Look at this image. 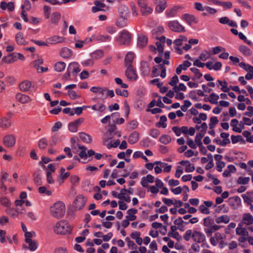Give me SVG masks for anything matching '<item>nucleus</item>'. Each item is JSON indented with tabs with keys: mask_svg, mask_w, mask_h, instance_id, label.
I'll use <instances>...</instances> for the list:
<instances>
[{
	"mask_svg": "<svg viewBox=\"0 0 253 253\" xmlns=\"http://www.w3.org/2000/svg\"><path fill=\"white\" fill-rule=\"evenodd\" d=\"M65 205L61 201L56 202L50 207L51 215L57 219L63 217L65 213Z\"/></svg>",
	"mask_w": 253,
	"mask_h": 253,
	"instance_id": "nucleus-1",
	"label": "nucleus"
},
{
	"mask_svg": "<svg viewBox=\"0 0 253 253\" xmlns=\"http://www.w3.org/2000/svg\"><path fill=\"white\" fill-rule=\"evenodd\" d=\"M54 230L57 234H65L70 232L71 228L67 221L62 220L56 223Z\"/></svg>",
	"mask_w": 253,
	"mask_h": 253,
	"instance_id": "nucleus-2",
	"label": "nucleus"
},
{
	"mask_svg": "<svg viewBox=\"0 0 253 253\" xmlns=\"http://www.w3.org/2000/svg\"><path fill=\"white\" fill-rule=\"evenodd\" d=\"M131 39V34L126 30H123L116 40L120 44L128 45L130 42Z\"/></svg>",
	"mask_w": 253,
	"mask_h": 253,
	"instance_id": "nucleus-3",
	"label": "nucleus"
},
{
	"mask_svg": "<svg viewBox=\"0 0 253 253\" xmlns=\"http://www.w3.org/2000/svg\"><path fill=\"white\" fill-rule=\"evenodd\" d=\"M124 11H121V9H120V13L121 15V17L116 22V25L120 27L123 28L126 26L127 20L126 17H127L128 13V8L127 7L124 6Z\"/></svg>",
	"mask_w": 253,
	"mask_h": 253,
	"instance_id": "nucleus-4",
	"label": "nucleus"
},
{
	"mask_svg": "<svg viewBox=\"0 0 253 253\" xmlns=\"http://www.w3.org/2000/svg\"><path fill=\"white\" fill-rule=\"evenodd\" d=\"M168 25L169 28L174 32L182 33L185 32L184 27L181 25L176 20L169 21L168 23Z\"/></svg>",
	"mask_w": 253,
	"mask_h": 253,
	"instance_id": "nucleus-5",
	"label": "nucleus"
},
{
	"mask_svg": "<svg viewBox=\"0 0 253 253\" xmlns=\"http://www.w3.org/2000/svg\"><path fill=\"white\" fill-rule=\"evenodd\" d=\"M192 238L196 243H201L202 247H204L206 242V236L203 233L198 231H194Z\"/></svg>",
	"mask_w": 253,
	"mask_h": 253,
	"instance_id": "nucleus-6",
	"label": "nucleus"
},
{
	"mask_svg": "<svg viewBox=\"0 0 253 253\" xmlns=\"http://www.w3.org/2000/svg\"><path fill=\"white\" fill-rule=\"evenodd\" d=\"M86 201L85 197L83 195H78L74 202L75 210L79 211L82 209L85 204Z\"/></svg>",
	"mask_w": 253,
	"mask_h": 253,
	"instance_id": "nucleus-7",
	"label": "nucleus"
},
{
	"mask_svg": "<svg viewBox=\"0 0 253 253\" xmlns=\"http://www.w3.org/2000/svg\"><path fill=\"white\" fill-rule=\"evenodd\" d=\"M125 75L127 79L131 81H135L138 78V75L133 66L126 67V69L125 71Z\"/></svg>",
	"mask_w": 253,
	"mask_h": 253,
	"instance_id": "nucleus-8",
	"label": "nucleus"
},
{
	"mask_svg": "<svg viewBox=\"0 0 253 253\" xmlns=\"http://www.w3.org/2000/svg\"><path fill=\"white\" fill-rule=\"evenodd\" d=\"M20 89L23 92H28L31 89H34L35 90V84L29 81L25 80L23 81L19 84Z\"/></svg>",
	"mask_w": 253,
	"mask_h": 253,
	"instance_id": "nucleus-9",
	"label": "nucleus"
},
{
	"mask_svg": "<svg viewBox=\"0 0 253 253\" xmlns=\"http://www.w3.org/2000/svg\"><path fill=\"white\" fill-rule=\"evenodd\" d=\"M3 143L6 147H12L15 144L16 137L11 134L5 135L3 138Z\"/></svg>",
	"mask_w": 253,
	"mask_h": 253,
	"instance_id": "nucleus-10",
	"label": "nucleus"
},
{
	"mask_svg": "<svg viewBox=\"0 0 253 253\" xmlns=\"http://www.w3.org/2000/svg\"><path fill=\"white\" fill-rule=\"evenodd\" d=\"M65 38L59 36H54L46 39L48 44H55L64 42Z\"/></svg>",
	"mask_w": 253,
	"mask_h": 253,
	"instance_id": "nucleus-11",
	"label": "nucleus"
},
{
	"mask_svg": "<svg viewBox=\"0 0 253 253\" xmlns=\"http://www.w3.org/2000/svg\"><path fill=\"white\" fill-rule=\"evenodd\" d=\"M241 224L250 225L253 223V216L250 213H245L243 214L242 219L240 223Z\"/></svg>",
	"mask_w": 253,
	"mask_h": 253,
	"instance_id": "nucleus-12",
	"label": "nucleus"
},
{
	"mask_svg": "<svg viewBox=\"0 0 253 253\" xmlns=\"http://www.w3.org/2000/svg\"><path fill=\"white\" fill-rule=\"evenodd\" d=\"M181 18L185 20L189 25H191L192 23H197L198 22L197 18L194 15L188 13L183 14Z\"/></svg>",
	"mask_w": 253,
	"mask_h": 253,
	"instance_id": "nucleus-13",
	"label": "nucleus"
},
{
	"mask_svg": "<svg viewBox=\"0 0 253 253\" xmlns=\"http://www.w3.org/2000/svg\"><path fill=\"white\" fill-rule=\"evenodd\" d=\"M82 119H79L74 122L70 123L68 125L69 130L73 132H77L79 126L82 123Z\"/></svg>",
	"mask_w": 253,
	"mask_h": 253,
	"instance_id": "nucleus-14",
	"label": "nucleus"
},
{
	"mask_svg": "<svg viewBox=\"0 0 253 253\" xmlns=\"http://www.w3.org/2000/svg\"><path fill=\"white\" fill-rule=\"evenodd\" d=\"M25 242L29 244V246L27 247L26 245H23V249L24 250L29 249L31 251H35L37 250V242L36 241L30 240L28 239L25 240Z\"/></svg>",
	"mask_w": 253,
	"mask_h": 253,
	"instance_id": "nucleus-15",
	"label": "nucleus"
},
{
	"mask_svg": "<svg viewBox=\"0 0 253 253\" xmlns=\"http://www.w3.org/2000/svg\"><path fill=\"white\" fill-rule=\"evenodd\" d=\"M67 69L73 74L76 75L80 72L81 69L79 68V64L76 62H72L69 64Z\"/></svg>",
	"mask_w": 253,
	"mask_h": 253,
	"instance_id": "nucleus-16",
	"label": "nucleus"
},
{
	"mask_svg": "<svg viewBox=\"0 0 253 253\" xmlns=\"http://www.w3.org/2000/svg\"><path fill=\"white\" fill-rule=\"evenodd\" d=\"M16 99L22 104H26L32 101V99L28 95L18 93L16 95Z\"/></svg>",
	"mask_w": 253,
	"mask_h": 253,
	"instance_id": "nucleus-17",
	"label": "nucleus"
},
{
	"mask_svg": "<svg viewBox=\"0 0 253 253\" xmlns=\"http://www.w3.org/2000/svg\"><path fill=\"white\" fill-rule=\"evenodd\" d=\"M134 53L132 52H128L125 57V65L126 67L132 66V63L134 58Z\"/></svg>",
	"mask_w": 253,
	"mask_h": 253,
	"instance_id": "nucleus-18",
	"label": "nucleus"
},
{
	"mask_svg": "<svg viewBox=\"0 0 253 253\" xmlns=\"http://www.w3.org/2000/svg\"><path fill=\"white\" fill-rule=\"evenodd\" d=\"M148 42L147 38L143 35H140L138 37L137 45L140 48H143L146 46Z\"/></svg>",
	"mask_w": 253,
	"mask_h": 253,
	"instance_id": "nucleus-19",
	"label": "nucleus"
},
{
	"mask_svg": "<svg viewBox=\"0 0 253 253\" xmlns=\"http://www.w3.org/2000/svg\"><path fill=\"white\" fill-rule=\"evenodd\" d=\"M139 139V134L135 131L132 132L129 136L128 141L131 144L136 143Z\"/></svg>",
	"mask_w": 253,
	"mask_h": 253,
	"instance_id": "nucleus-20",
	"label": "nucleus"
},
{
	"mask_svg": "<svg viewBox=\"0 0 253 253\" xmlns=\"http://www.w3.org/2000/svg\"><path fill=\"white\" fill-rule=\"evenodd\" d=\"M11 125V120L6 117L0 119V127L3 129H7Z\"/></svg>",
	"mask_w": 253,
	"mask_h": 253,
	"instance_id": "nucleus-21",
	"label": "nucleus"
},
{
	"mask_svg": "<svg viewBox=\"0 0 253 253\" xmlns=\"http://www.w3.org/2000/svg\"><path fill=\"white\" fill-rule=\"evenodd\" d=\"M241 196L246 204L253 202V191L247 192L246 194H242Z\"/></svg>",
	"mask_w": 253,
	"mask_h": 253,
	"instance_id": "nucleus-22",
	"label": "nucleus"
},
{
	"mask_svg": "<svg viewBox=\"0 0 253 253\" xmlns=\"http://www.w3.org/2000/svg\"><path fill=\"white\" fill-rule=\"evenodd\" d=\"M94 4L95 6H93L91 9L93 13H96L99 11L102 10L103 8L105 6V4L104 3H102L98 0L94 1Z\"/></svg>",
	"mask_w": 253,
	"mask_h": 253,
	"instance_id": "nucleus-23",
	"label": "nucleus"
},
{
	"mask_svg": "<svg viewBox=\"0 0 253 253\" xmlns=\"http://www.w3.org/2000/svg\"><path fill=\"white\" fill-rule=\"evenodd\" d=\"M243 225L239 223L238 226L236 229V233L239 236H248L249 233L247 229L242 227Z\"/></svg>",
	"mask_w": 253,
	"mask_h": 253,
	"instance_id": "nucleus-24",
	"label": "nucleus"
},
{
	"mask_svg": "<svg viewBox=\"0 0 253 253\" xmlns=\"http://www.w3.org/2000/svg\"><path fill=\"white\" fill-rule=\"evenodd\" d=\"M72 51L67 47L62 48L60 52V55L64 58H69L72 55Z\"/></svg>",
	"mask_w": 253,
	"mask_h": 253,
	"instance_id": "nucleus-25",
	"label": "nucleus"
},
{
	"mask_svg": "<svg viewBox=\"0 0 253 253\" xmlns=\"http://www.w3.org/2000/svg\"><path fill=\"white\" fill-rule=\"evenodd\" d=\"M137 212V210L135 209H129L127 213L128 215L126 216V218L130 221H133L136 219V216L134 214Z\"/></svg>",
	"mask_w": 253,
	"mask_h": 253,
	"instance_id": "nucleus-26",
	"label": "nucleus"
},
{
	"mask_svg": "<svg viewBox=\"0 0 253 253\" xmlns=\"http://www.w3.org/2000/svg\"><path fill=\"white\" fill-rule=\"evenodd\" d=\"M80 138L84 142L87 143H91L92 141V138L90 135L85 133L84 132H81L79 133Z\"/></svg>",
	"mask_w": 253,
	"mask_h": 253,
	"instance_id": "nucleus-27",
	"label": "nucleus"
},
{
	"mask_svg": "<svg viewBox=\"0 0 253 253\" xmlns=\"http://www.w3.org/2000/svg\"><path fill=\"white\" fill-rule=\"evenodd\" d=\"M141 70L142 73L144 75L148 74L150 72V69L147 62L145 61H142L141 62Z\"/></svg>",
	"mask_w": 253,
	"mask_h": 253,
	"instance_id": "nucleus-28",
	"label": "nucleus"
},
{
	"mask_svg": "<svg viewBox=\"0 0 253 253\" xmlns=\"http://www.w3.org/2000/svg\"><path fill=\"white\" fill-rule=\"evenodd\" d=\"M66 67V64L65 62L62 61H59L56 62L54 65V69L58 72H62Z\"/></svg>",
	"mask_w": 253,
	"mask_h": 253,
	"instance_id": "nucleus-29",
	"label": "nucleus"
},
{
	"mask_svg": "<svg viewBox=\"0 0 253 253\" xmlns=\"http://www.w3.org/2000/svg\"><path fill=\"white\" fill-rule=\"evenodd\" d=\"M48 141L46 138L43 137L40 139L38 142V147L40 149H45L48 145Z\"/></svg>",
	"mask_w": 253,
	"mask_h": 253,
	"instance_id": "nucleus-30",
	"label": "nucleus"
},
{
	"mask_svg": "<svg viewBox=\"0 0 253 253\" xmlns=\"http://www.w3.org/2000/svg\"><path fill=\"white\" fill-rule=\"evenodd\" d=\"M239 50L245 56H250L252 55V52L250 49L245 45L240 46Z\"/></svg>",
	"mask_w": 253,
	"mask_h": 253,
	"instance_id": "nucleus-31",
	"label": "nucleus"
},
{
	"mask_svg": "<svg viewBox=\"0 0 253 253\" xmlns=\"http://www.w3.org/2000/svg\"><path fill=\"white\" fill-rule=\"evenodd\" d=\"M178 9V7L177 6H174L172 8L168 9L166 11V15L168 17H172L175 16L177 10Z\"/></svg>",
	"mask_w": 253,
	"mask_h": 253,
	"instance_id": "nucleus-32",
	"label": "nucleus"
},
{
	"mask_svg": "<svg viewBox=\"0 0 253 253\" xmlns=\"http://www.w3.org/2000/svg\"><path fill=\"white\" fill-rule=\"evenodd\" d=\"M61 18V14L57 12H53L51 17V22L55 25H57Z\"/></svg>",
	"mask_w": 253,
	"mask_h": 253,
	"instance_id": "nucleus-33",
	"label": "nucleus"
},
{
	"mask_svg": "<svg viewBox=\"0 0 253 253\" xmlns=\"http://www.w3.org/2000/svg\"><path fill=\"white\" fill-rule=\"evenodd\" d=\"M230 220V217L227 215H223L217 217L215 219V222L217 224L221 223L222 222H224L225 223H227L229 222Z\"/></svg>",
	"mask_w": 253,
	"mask_h": 253,
	"instance_id": "nucleus-34",
	"label": "nucleus"
},
{
	"mask_svg": "<svg viewBox=\"0 0 253 253\" xmlns=\"http://www.w3.org/2000/svg\"><path fill=\"white\" fill-rule=\"evenodd\" d=\"M204 136V132H203V130H201V132L197 133L195 138V142L198 146H201L203 144L201 140Z\"/></svg>",
	"mask_w": 253,
	"mask_h": 253,
	"instance_id": "nucleus-35",
	"label": "nucleus"
},
{
	"mask_svg": "<svg viewBox=\"0 0 253 253\" xmlns=\"http://www.w3.org/2000/svg\"><path fill=\"white\" fill-rule=\"evenodd\" d=\"M109 127L108 130L106 133V135H109L108 139H112L113 138V134L116 132L115 130L117 129V126L115 123L113 125H109Z\"/></svg>",
	"mask_w": 253,
	"mask_h": 253,
	"instance_id": "nucleus-36",
	"label": "nucleus"
},
{
	"mask_svg": "<svg viewBox=\"0 0 253 253\" xmlns=\"http://www.w3.org/2000/svg\"><path fill=\"white\" fill-rule=\"evenodd\" d=\"M15 40L18 44H25V40L23 37V34L21 32H19L16 35Z\"/></svg>",
	"mask_w": 253,
	"mask_h": 253,
	"instance_id": "nucleus-37",
	"label": "nucleus"
},
{
	"mask_svg": "<svg viewBox=\"0 0 253 253\" xmlns=\"http://www.w3.org/2000/svg\"><path fill=\"white\" fill-rule=\"evenodd\" d=\"M120 113L119 112H115L112 113L110 116L108 115L103 118L101 122L102 124H107L110 120L111 118H113L114 117H120Z\"/></svg>",
	"mask_w": 253,
	"mask_h": 253,
	"instance_id": "nucleus-38",
	"label": "nucleus"
},
{
	"mask_svg": "<svg viewBox=\"0 0 253 253\" xmlns=\"http://www.w3.org/2000/svg\"><path fill=\"white\" fill-rule=\"evenodd\" d=\"M238 124V121L236 119H234L231 120L230 125L233 127L232 129L234 131L238 133H241L242 132V129L237 127Z\"/></svg>",
	"mask_w": 253,
	"mask_h": 253,
	"instance_id": "nucleus-39",
	"label": "nucleus"
},
{
	"mask_svg": "<svg viewBox=\"0 0 253 253\" xmlns=\"http://www.w3.org/2000/svg\"><path fill=\"white\" fill-rule=\"evenodd\" d=\"M171 140V137L168 134L162 135L159 138V141L164 144H169Z\"/></svg>",
	"mask_w": 253,
	"mask_h": 253,
	"instance_id": "nucleus-40",
	"label": "nucleus"
},
{
	"mask_svg": "<svg viewBox=\"0 0 253 253\" xmlns=\"http://www.w3.org/2000/svg\"><path fill=\"white\" fill-rule=\"evenodd\" d=\"M190 70L195 74V77L192 78L193 80L200 79L203 76L202 73H200L199 70L196 68H190Z\"/></svg>",
	"mask_w": 253,
	"mask_h": 253,
	"instance_id": "nucleus-41",
	"label": "nucleus"
},
{
	"mask_svg": "<svg viewBox=\"0 0 253 253\" xmlns=\"http://www.w3.org/2000/svg\"><path fill=\"white\" fill-rule=\"evenodd\" d=\"M167 7V2L166 1H162L159 2L156 7V10L158 12H162Z\"/></svg>",
	"mask_w": 253,
	"mask_h": 253,
	"instance_id": "nucleus-42",
	"label": "nucleus"
},
{
	"mask_svg": "<svg viewBox=\"0 0 253 253\" xmlns=\"http://www.w3.org/2000/svg\"><path fill=\"white\" fill-rule=\"evenodd\" d=\"M214 224V220L210 216L206 217L203 219V225L207 227H211Z\"/></svg>",
	"mask_w": 253,
	"mask_h": 253,
	"instance_id": "nucleus-43",
	"label": "nucleus"
},
{
	"mask_svg": "<svg viewBox=\"0 0 253 253\" xmlns=\"http://www.w3.org/2000/svg\"><path fill=\"white\" fill-rule=\"evenodd\" d=\"M91 108L94 111H100L101 112H103L105 111L106 107L103 104L100 103L98 104H95L92 106Z\"/></svg>",
	"mask_w": 253,
	"mask_h": 253,
	"instance_id": "nucleus-44",
	"label": "nucleus"
},
{
	"mask_svg": "<svg viewBox=\"0 0 253 253\" xmlns=\"http://www.w3.org/2000/svg\"><path fill=\"white\" fill-rule=\"evenodd\" d=\"M65 169L64 168H61L60 169V175L58 178V180L60 179H61L62 180H64L66 179H67L70 175V172H65Z\"/></svg>",
	"mask_w": 253,
	"mask_h": 253,
	"instance_id": "nucleus-45",
	"label": "nucleus"
},
{
	"mask_svg": "<svg viewBox=\"0 0 253 253\" xmlns=\"http://www.w3.org/2000/svg\"><path fill=\"white\" fill-rule=\"evenodd\" d=\"M58 135L56 134H54L51 137V139L48 142L49 146L50 147H52L53 146L56 145L57 142L58 140Z\"/></svg>",
	"mask_w": 253,
	"mask_h": 253,
	"instance_id": "nucleus-46",
	"label": "nucleus"
},
{
	"mask_svg": "<svg viewBox=\"0 0 253 253\" xmlns=\"http://www.w3.org/2000/svg\"><path fill=\"white\" fill-rule=\"evenodd\" d=\"M34 180L35 184L37 185H41L42 184V178L40 174L38 172H36L33 174Z\"/></svg>",
	"mask_w": 253,
	"mask_h": 253,
	"instance_id": "nucleus-47",
	"label": "nucleus"
},
{
	"mask_svg": "<svg viewBox=\"0 0 253 253\" xmlns=\"http://www.w3.org/2000/svg\"><path fill=\"white\" fill-rule=\"evenodd\" d=\"M2 60L6 63H11L16 61L14 57V53L11 54L10 55L3 57Z\"/></svg>",
	"mask_w": 253,
	"mask_h": 253,
	"instance_id": "nucleus-48",
	"label": "nucleus"
},
{
	"mask_svg": "<svg viewBox=\"0 0 253 253\" xmlns=\"http://www.w3.org/2000/svg\"><path fill=\"white\" fill-rule=\"evenodd\" d=\"M167 121V118L165 116H162L160 117V121L156 124V126L160 127L161 126L163 128L167 127V124L165 122Z\"/></svg>",
	"mask_w": 253,
	"mask_h": 253,
	"instance_id": "nucleus-49",
	"label": "nucleus"
},
{
	"mask_svg": "<svg viewBox=\"0 0 253 253\" xmlns=\"http://www.w3.org/2000/svg\"><path fill=\"white\" fill-rule=\"evenodd\" d=\"M186 86L183 83H180L178 86L177 85L173 87V90L176 93L178 92L180 90L185 91L186 90Z\"/></svg>",
	"mask_w": 253,
	"mask_h": 253,
	"instance_id": "nucleus-50",
	"label": "nucleus"
},
{
	"mask_svg": "<svg viewBox=\"0 0 253 253\" xmlns=\"http://www.w3.org/2000/svg\"><path fill=\"white\" fill-rule=\"evenodd\" d=\"M78 147L80 149L82 150V151L80 152L79 155L81 158H86L87 157V154L86 152V148L84 146H81L80 144H78Z\"/></svg>",
	"mask_w": 253,
	"mask_h": 253,
	"instance_id": "nucleus-51",
	"label": "nucleus"
},
{
	"mask_svg": "<svg viewBox=\"0 0 253 253\" xmlns=\"http://www.w3.org/2000/svg\"><path fill=\"white\" fill-rule=\"evenodd\" d=\"M218 123V120L216 117L213 116L210 118V123L209 124V127L210 129L214 128L215 126Z\"/></svg>",
	"mask_w": 253,
	"mask_h": 253,
	"instance_id": "nucleus-52",
	"label": "nucleus"
},
{
	"mask_svg": "<svg viewBox=\"0 0 253 253\" xmlns=\"http://www.w3.org/2000/svg\"><path fill=\"white\" fill-rule=\"evenodd\" d=\"M164 31V29L163 27L162 26H158L156 29L153 30V34L152 36L153 38H155V37L157 36L159 34H162Z\"/></svg>",
	"mask_w": 253,
	"mask_h": 253,
	"instance_id": "nucleus-53",
	"label": "nucleus"
},
{
	"mask_svg": "<svg viewBox=\"0 0 253 253\" xmlns=\"http://www.w3.org/2000/svg\"><path fill=\"white\" fill-rule=\"evenodd\" d=\"M210 99L209 101L213 104H216L217 103V100L219 99V96L214 93H212L210 95Z\"/></svg>",
	"mask_w": 253,
	"mask_h": 253,
	"instance_id": "nucleus-54",
	"label": "nucleus"
},
{
	"mask_svg": "<svg viewBox=\"0 0 253 253\" xmlns=\"http://www.w3.org/2000/svg\"><path fill=\"white\" fill-rule=\"evenodd\" d=\"M250 178L249 177H239L237 180V183L239 184L245 185L248 184L250 181Z\"/></svg>",
	"mask_w": 253,
	"mask_h": 253,
	"instance_id": "nucleus-55",
	"label": "nucleus"
},
{
	"mask_svg": "<svg viewBox=\"0 0 253 253\" xmlns=\"http://www.w3.org/2000/svg\"><path fill=\"white\" fill-rule=\"evenodd\" d=\"M39 192L41 194H45L47 196H50L52 192L47 189L45 186L40 187L38 189Z\"/></svg>",
	"mask_w": 253,
	"mask_h": 253,
	"instance_id": "nucleus-56",
	"label": "nucleus"
},
{
	"mask_svg": "<svg viewBox=\"0 0 253 253\" xmlns=\"http://www.w3.org/2000/svg\"><path fill=\"white\" fill-rule=\"evenodd\" d=\"M210 56V53L207 50H205L199 55V59L203 61H206Z\"/></svg>",
	"mask_w": 253,
	"mask_h": 253,
	"instance_id": "nucleus-57",
	"label": "nucleus"
},
{
	"mask_svg": "<svg viewBox=\"0 0 253 253\" xmlns=\"http://www.w3.org/2000/svg\"><path fill=\"white\" fill-rule=\"evenodd\" d=\"M0 202L5 207H9L10 206L11 204L9 200L5 197H1L0 198Z\"/></svg>",
	"mask_w": 253,
	"mask_h": 253,
	"instance_id": "nucleus-58",
	"label": "nucleus"
},
{
	"mask_svg": "<svg viewBox=\"0 0 253 253\" xmlns=\"http://www.w3.org/2000/svg\"><path fill=\"white\" fill-rule=\"evenodd\" d=\"M178 81V77L175 75L172 77L170 81L169 82V84L174 87V86H177L176 84Z\"/></svg>",
	"mask_w": 253,
	"mask_h": 253,
	"instance_id": "nucleus-59",
	"label": "nucleus"
},
{
	"mask_svg": "<svg viewBox=\"0 0 253 253\" xmlns=\"http://www.w3.org/2000/svg\"><path fill=\"white\" fill-rule=\"evenodd\" d=\"M199 209L203 214H209L210 213L209 209L205 205H200Z\"/></svg>",
	"mask_w": 253,
	"mask_h": 253,
	"instance_id": "nucleus-60",
	"label": "nucleus"
},
{
	"mask_svg": "<svg viewBox=\"0 0 253 253\" xmlns=\"http://www.w3.org/2000/svg\"><path fill=\"white\" fill-rule=\"evenodd\" d=\"M120 143V140L119 139H117L113 143L112 141H111L109 143H108L106 146L108 149H110L112 147L116 148L117 147Z\"/></svg>",
	"mask_w": 253,
	"mask_h": 253,
	"instance_id": "nucleus-61",
	"label": "nucleus"
},
{
	"mask_svg": "<svg viewBox=\"0 0 253 253\" xmlns=\"http://www.w3.org/2000/svg\"><path fill=\"white\" fill-rule=\"evenodd\" d=\"M185 222H186L183 221L182 220V217H179V218L176 219L174 221V225H177L178 227H184V225H183V223L185 224Z\"/></svg>",
	"mask_w": 253,
	"mask_h": 253,
	"instance_id": "nucleus-62",
	"label": "nucleus"
},
{
	"mask_svg": "<svg viewBox=\"0 0 253 253\" xmlns=\"http://www.w3.org/2000/svg\"><path fill=\"white\" fill-rule=\"evenodd\" d=\"M152 11V9L146 5L144 8L141 9V12L143 15H148Z\"/></svg>",
	"mask_w": 253,
	"mask_h": 253,
	"instance_id": "nucleus-63",
	"label": "nucleus"
},
{
	"mask_svg": "<svg viewBox=\"0 0 253 253\" xmlns=\"http://www.w3.org/2000/svg\"><path fill=\"white\" fill-rule=\"evenodd\" d=\"M149 134L154 138H157L160 134V131L156 128H152L150 130Z\"/></svg>",
	"mask_w": 253,
	"mask_h": 253,
	"instance_id": "nucleus-64",
	"label": "nucleus"
}]
</instances>
